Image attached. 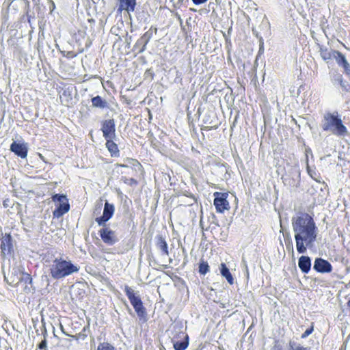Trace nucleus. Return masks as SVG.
Wrapping results in <instances>:
<instances>
[{
    "label": "nucleus",
    "mask_w": 350,
    "mask_h": 350,
    "mask_svg": "<svg viewBox=\"0 0 350 350\" xmlns=\"http://www.w3.org/2000/svg\"><path fill=\"white\" fill-rule=\"evenodd\" d=\"M8 201H9L8 200H5L3 201V206L5 207H7L8 206Z\"/></svg>",
    "instance_id": "obj_40"
},
{
    "label": "nucleus",
    "mask_w": 350,
    "mask_h": 350,
    "mask_svg": "<svg viewBox=\"0 0 350 350\" xmlns=\"http://www.w3.org/2000/svg\"><path fill=\"white\" fill-rule=\"evenodd\" d=\"M176 16L178 18V20L180 21V22L181 23L182 22V19H181L180 16L178 14L176 13Z\"/></svg>",
    "instance_id": "obj_39"
},
{
    "label": "nucleus",
    "mask_w": 350,
    "mask_h": 350,
    "mask_svg": "<svg viewBox=\"0 0 350 350\" xmlns=\"http://www.w3.org/2000/svg\"><path fill=\"white\" fill-rule=\"evenodd\" d=\"M253 33L257 37L259 38L260 40V49L259 52L263 51V42H262V38L261 36H259L258 33L254 29H252Z\"/></svg>",
    "instance_id": "obj_30"
},
{
    "label": "nucleus",
    "mask_w": 350,
    "mask_h": 350,
    "mask_svg": "<svg viewBox=\"0 0 350 350\" xmlns=\"http://www.w3.org/2000/svg\"><path fill=\"white\" fill-rule=\"evenodd\" d=\"M275 350H282V349H280V348H278V349H275Z\"/></svg>",
    "instance_id": "obj_42"
},
{
    "label": "nucleus",
    "mask_w": 350,
    "mask_h": 350,
    "mask_svg": "<svg viewBox=\"0 0 350 350\" xmlns=\"http://www.w3.org/2000/svg\"><path fill=\"white\" fill-rule=\"evenodd\" d=\"M228 196L227 193L215 192L214 193V205L217 212L224 213L225 210L230 208L229 202L226 200Z\"/></svg>",
    "instance_id": "obj_7"
},
{
    "label": "nucleus",
    "mask_w": 350,
    "mask_h": 350,
    "mask_svg": "<svg viewBox=\"0 0 350 350\" xmlns=\"http://www.w3.org/2000/svg\"><path fill=\"white\" fill-rule=\"evenodd\" d=\"M60 329L62 330V332L65 334L66 335H68V334H66L65 332H64V327L62 324H60Z\"/></svg>",
    "instance_id": "obj_38"
},
{
    "label": "nucleus",
    "mask_w": 350,
    "mask_h": 350,
    "mask_svg": "<svg viewBox=\"0 0 350 350\" xmlns=\"http://www.w3.org/2000/svg\"><path fill=\"white\" fill-rule=\"evenodd\" d=\"M157 33V28L151 27L143 36L137 40L134 48L138 49L139 53H142L146 50V46L154 34Z\"/></svg>",
    "instance_id": "obj_6"
},
{
    "label": "nucleus",
    "mask_w": 350,
    "mask_h": 350,
    "mask_svg": "<svg viewBox=\"0 0 350 350\" xmlns=\"http://www.w3.org/2000/svg\"><path fill=\"white\" fill-rule=\"evenodd\" d=\"M124 181L125 183L129 184L130 185H136L137 184V180L133 178H125Z\"/></svg>",
    "instance_id": "obj_33"
},
{
    "label": "nucleus",
    "mask_w": 350,
    "mask_h": 350,
    "mask_svg": "<svg viewBox=\"0 0 350 350\" xmlns=\"http://www.w3.org/2000/svg\"><path fill=\"white\" fill-rule=\"evenodd\" d=\"M219 270L221 275L227 280L230 284H232L234 283V278L225 263L220 265Z\"/></svg>",
    "instance_id": "obj_22"
},
{
    "label": "nucleus",
    "mask_w": 350,
    "mask_h": 350,
    "mask_svg": "<svg viewBox=\"0 0 350 350\" xmlns=\"http://www.w3.org/2000/svg\"><path fill=\"white\" fill-rule=\"evenodd\" d=\"M155 245H156L157 248L161 251L162 256H163V255L168 256L169 255L167 244L165 239L162 236H161V235L156 236Z\"/></svg>",
    "instance_id": "obj_17"
},
{
    "label": "nucleus",
    "mask_w": 350,
    "mask_h": 350,
    "mask_svg": "<svg viewBox=\"0 0 350 350\" xmlns=\"http://www.w3.org/2000/svg\"><path fill=\"white\" fill-rule=\"evenodd\" d=\"M49 10H50V14H52V12L55 9V4L53 1L49 0Z\"/></svg>",
    "instance_id": "obj_34"
},
{
    "label": "nucleus",
    "mask_w": 350,
    "mask_h": 350,
    "mask_svg": "<svg viewBox=\"0 0 350 350\" xmlns=\"http://www.w3.org/2000/svg\"><path fill=\"white\" fill-rule=\"evenodd\" d=\"M131 163H132L134 166L141 167V164L135 159H131Z\"/></svg>",
    "instance_id": "obj_37"
},
{
    "label": "nucleus",
    "mask_w": 350,
    "mask_h": 350,
    "mask_svg": "<svg viewBox=\"0 0 350 350\" xmlns=\"http://www.w3.org/2000/svg\"><path fill=\"white\" fill-rule=\"evenodd\" d=\"M133 308L139 317L142 318L145 317L146 308L144 307L142 301L134 305Z\"/></svg>",
    "instance_id": "obj_25"
},
{
    "label": "nucleus",
    "mask_w": 350,
    "mask_h": 350,
    "mask_svg": "<svg viewBox=\"0 0 350 350\" xmlns=\"http://www.w3.org/2000/svg\"><path fill=\"white\" fill-rule=\"evenodd\" d=\"M290 247H291L292 251L293 252V245H291Z\"/></svg>",
    "instance_id": "obj_41"
},
{
    "label": "nucleus",
    "mask_w": 350,
    "mask_h": 350,
    "mask_svg": "<svg viewBox=\"0 0 350 350\" xmlns=\"http://www.w3.org/2000/svg\"><path fill=\"white\" fill-rule=\"evenodd\" d=\"M321 126L323 131L329 132L338 137H345L348 135L347 128L343 124L340 116L336 111L325 113Z\"/></svg>",
    "instance_id": "obj_2"
},
{
    "label": "nucleus",
    "mask_w": 350,
    "mask_h": 350,
    "mask_svg": "<svg viewBox=\"0 0 350 350\" xmlns=\"http://www.w3.org/2000/svg\"><path fill=\"white\" fill-rule=\"evenodd\" d=\"M115 211L113 204L107 201L105 203L103 215L95 219V221L99 226H104L113 216Z\"/></svg>",
    "instance_id": "obj_9"
},
{
    "label": "nucleus",
    "mask_w": 350,
    "mask_h": 350,
    "mask_svg": "<svg viewBox=\"0 0 350 350\" xmlns=\"http://www.w3.org/2000/svg\"><path fill=\"white\" fill-rule=\"evenodd\" d=\"M208 0H192L193 3L195 4V5H200V4H202V3H204L205 2H206Z\"/></svg>",
    "instance_id": "obj_36"
},
{
    "label": "nucleus",
    "mask_w": 350,
    "mask_h": 350,
    "mask_svg": "<svg viewBox=\"0 0 350 350\" xmlns=\"http://www.w3.org/2000/svg\"><path fill=\"white\" fill-rule=\"evenodd\" d=\"M136 5V0H119L117 12L121 14L123 10L128 13L133 12Z\"/></svg>",
    "instance_id": "obj_14"
},
{
    "label": "nucleus",
    "mask_w": 350,
    "mask_h": 350,
    "mask_svg": "<svg viewBox=\"0 0 350 350\" xmlns=\"http://www.w3.org/2000/svg\"><path fill=\"white\" fill-rule=\"evenodd\" d=\"M334 51H329L326 46H320V55L321 57L325 61H328L331 59L332 57L334 58Z\"/></svg>",
    "instance_id": "obj_24"
},
{
    "label": "nucleus",
    "mask_w": 350,
    "mask_h": 350,
    "mask_svg": "<svg viewBox=\"0 0 350 350\" xmlns=\"http://www.w3.org/2000/svg\"><path fill=\"white\" fill-rule=\"evenodd\" d=\"M92 106L99 109L107 107V102L100 96L93 97L91 100Z\"/></svg>",
    "instance_id": "obj_23"
},
{
    "label": "nucleus",
    "mask_w": 350,
    "mask_h": 350,
    "mask_svg": "<svg viewBox=\"0 0 350 350\" xmlns=\"http://www.w3.org/2000/svg\"><path fill=\"white\" fill-rule=\"evenodd\" d=\"M290 350H310L308 347H305L298 344L296 345L294 342H290L289 343Z\"/></svg>",
    "instance_id": "obj_28"
},
{
    "label": "nucleus",
    "mask_w": 350,
    "mask_h": 350,
    "mask_svg": "<svg viewBox=\"0 0 350 350\" xmlns=\"http://www.w3.org/2000/svg\"><path fill=\"white\" fill-rule=\"evenodd\" d=\"M12 249V237L10 234H5L1 239V250L3 254H9Z\"/></svg>",
    "instance_id": "obj_18"
},
{
    "label": "nucleus",
    "mask_w": 350,
    "mask_h": 350,
    "mask_svg": "<svg viewBox=\"0 0 350 350\" xmlns=\"http://www.w3.org/2000/svg\"><path fill=\"white\" fill-rule=\"evenodd\" d=\"M334 58L338 66L343 68L345 74L350 75V64L347 61L345 55L338 51H334Z\"/></svg>",
    "instance_id": "obj_11"
},
{
    "label": "nucleus",
    "mask_w": 350,
    "mask_h": 350,
    "mask_svg": "<svg viewBox=\"0 0 350 350\" xmlns=\"http://www.w3.org/2000/svg\"><path fill=\"white\" fill-rule=\"evenodd\" d=\"M98 234L102 241L108 245H113L118 241L115 231L112 230L107 224L101 226Z\"/></svg>",
    "instance_id": "obj_5"
},
{
    "label": "nucleus",
    "mask_w": 350,
    "mask_h": 350,
    "mask_svg": "<svg viewBox=\"0 0 350 350\" xmlns=\"http://www.w3.org/2000/svg\"><path fill=\"white\" fill-rule=\"evenodd\" d=\"M209 271V266L207 262L202 260L199 265V273L205 275Z\"/></svg>",
    "instance_id": "obj_26"
},
{
    "label": "nucleus",
    "mask_w": 350,
    "mask_h": 350,
    "mask_svg": "<svg viewBox=\"0 0 350 350\" xmlns=\"http://www.w3.org/2000/svg\"><path fill=\"white\" fill-rule=\"evenodd\" d=\"M51 198L57 206L53 211L54 217L59 218L69 211L70 204L66 195L55 194Z\"/></svg>",
    "instance_id": "obj_4"
},
{
    "label": "nucleus",
    "mask_w": 350,
    "mask_h": 350,
    "mask_svg": "<svg viewBox=\"0 0 350 350\" xmlns=\"http://www.w3.org/2000/svg\"><path fill=\"white\" fill-rule=\"evenodd\" d=\"M31 278L29 274L22 272L21 275L20 276V284L22 282H25V284H28L31 282Z\"/></svg>",
    "instance_id": "obj_27"
},
{
    "label": "nucleus",
    "mask_w": 350,
    "mask_h": 350,
    "mask_svg": "<svg viewBox=\"0 0 350 350\" xmlns=\"http://www.w3.org/2000/svg\"><path fill=\"white\" fill-rule=\"evenodd\" d=\"M183 0H178V1L182 2Z\"/></svg>",
    "instance_id": "obj_43"
},
{
    "label": "nucleus",
    "mask_w": 350,
    "mask_h": 350,
    "mask_svg": "<svg viewBox=\"0 0 350 350\" xmlns=\"http://www.w3.org/2000/svg\"><path fill=\"white\" fill-rule=\"evenodd\" d=\"M180 338H185V340L179 341L176 340L174 336L172 338L173 345L175 350H185L188 346V336L183 332L179 333Z\"/></svg>",
    "instance_id": "obj_15"
},
{
    "label": "nucleus",
    "mask_w": 350,
    "mask_h": 350,
    "mask_svg": "<svg viewBox=\"0 0 350 350\" xmlns=\"http://www.w3.org/2000/svg\"><path fill=\"white\" fill-rule=\"evenodd\" d=\"M97 350H116L115 348L109 343H102L98 345Z\"/></svg>",
    "instance_id": "obj_29"
},
{
    "label": "nucleus",
    "mask_w": 350,
    "mask_h": 350,
    "mask_svg": "<svg viewBox=\"0 0 350 350\" xmlns=\"http://www.w3.org/2000/svg\"><path fill=\"white\" fill-rule=\"evenodd\" d=\"M313 269L319 273H330L332 271V266L327 260L317 258L314 260Z\"/></svg>",
    "instance_id": "obj_10"
},
{
    "label": "nucleus",
    "mask_w": 350,
    "mask_h": 350,
    "mask_svg": "<svg viewBox=\"0 0 350 350\" xmlns=\"http://www.w3.org/2000/svg\"><path fill=\"white\" fill-rule=\"evenodd\" d=\"M46 334V329L44 328V336L45 337V335ZM46 340L44 338V339L38 345V348L40 349H45L46 348Z\"/></svg>",
    "instance_id": "obj_31"
},
{
    "label": "nucleus",
    "mask_w": 350,
    "mask_h": 350,
    "mask_svg": "<svg viewBox=\"0 0 350 350\" xmlns=\"http://www.w3.org/2000/svg\"><path fill=\"white\" fill-rule=\"evenodd\" d=\"M116 139H106V148L109 150L111 157H118L120 156V150L118 145L115 143Z\"/></svg>",
    "instance_id": "obj_19"
},
{
    "label": "nucleus",
    "mask_w": 350,
    "mask_h": 350,
    "mask_svg": "<svg viewBox=\"0 0 350 350\" xmlns=\"http://www.w3.org/2000/svg\"><path fill=\"white\" fill-rule=\"evenodd\" d=\"M101 131L105 139H116V124L113 119L104 120L102 122Z\"/></svg>",
    "instance_id": "obj_8"
},
{
    "label": "nucleus",
    "mask_w": 350,
    "mask_h": 350,
    "mask_svg": "<svg viewBox=\"0 0 350 350\" xmlns=\"http://www.w3.org/2000/svg\"><path fill=\"white\" fill-rule=\"evenodd\" d=\"M314 330L313 326L312 325L310 327L308 328L301 336V338H307L310 334L312 333Z\"/></svg>",
    "instance_id": "obj_32"
},
{
    "label": "nucleus",
    "mask_w": 350,
    "mask_h": 350,
    "mask_svg": "<svg viewBox=\"0 0 350 350\" xmlns=\"http://www.w3.org/2000/svg\"><path fill=\"white\" fill-rule=\"evenodd\" d=\"M332 81L334 85L336 83H338L342 89L346 92H348L350 90V85L343 80L342 76L340 74L335 75L332 77Z\"/></svg>",
    "instance_id": "obj_21"
},
{
    "label": "nucleus",
    "mask_w": 350,
    "mask_h": 350,
    "mask_svg": "<svg viewBox=\"0 0 350 350\" xmlns=\"http://www.w3.org/2000/svg\"><path fill=\"white\" fill-rule=\"evenodd\" d=\"M22 272L23 271L20 269L14 267L10 271L8 277L5 276V279L11 286H18L20 284V276L21 275Z\"/></svg>",
    "instance_id": "obj_12"
},
{
    "label": "nucleus",
    "mask_w": 350,
    "mask_h": 350,
    "mask_svg": "<svg viewBox=\"0 0 350 350\" xmlns=\"http://www.w3.org/2000/svg\"><path fill=\"white\" fill-rule=\"evenodd\" d=\"M124 292L133 306L134 305L138 304V303L142 302L139 296L136 295L134 293V291L129 286H125Z\"/></svg>",
    "instance_id": "obj_20"
},
{
    "label": "nucleus",
    "mask_w": 350,
    "mask_h": 350,
    "mask_svg": "<svg viewBox=\"0 0 350 350\" xmlns=\"http://www.w3.org/2000/svg\"><path fill=\"white\" fill-rule=\"evenodd\" d=\"M292 228L299 254H304L307 249L314 246L319 230L313 217L306 213H299L292 218Z\"/></svg>",
    "instance_id": "obj_1"
},
{
    "label": "nucleus",
    "mask_w": 350,
    "mask_h": 350,
    "mask_svg": "<svg viewBox=\"0 0 350 350\" xmlns=\"http://www.w3.org/2000/svg\"><path fill=\"white\" fill-rule=\"evenodd\" d=\"M10 150L17 156L24 159L27 155L28 148L25 144L14 142L10 145Z\"/></svg>",
    "instance_id": "obj_13"
},
{
    "label": "nucleus",
    "mask_w": 350,
    "mask_h": 350,
    "mask_svg": "<svg viewBox=\"0 0 350 350\" xmlns=\"http://www.w3.org/2000/svg\"><path fill=\"white\" fill-rule=\"evenodd\" d=\"M261 26L265 27L266 29H267V30L269 29V22L267 21V19L265 20H263L261 23Z\"/></svg>",
    "instance_id": "obj_35"
},
{
    "label": "nucleus",
    "mask_w": 350,
    "mask_h": 350,
    "mask_svg": "<svg viewBox=\"0 0 350 350\" xmlns=\"http://www.w3.org/2000/svg\"><path fill=\"white\" fill-rule=\"evenodd\" d=\"M79 271L77 265L62 257L55 258L50 265V275L54 280H60Z\"/></svg>",
    "instance_id": "obj_3"
},
{
    "label": "nucleus",
    "mask_w": 350,
    "mask_h": 350,
    "mask_svg": "<svg viewBox=\"0 0 350 350\" xmlns=\"http://www.w3.org/2000/svg\"><path fill=\"white\" fill-rule=\"evenodd\" d=\"M311 258L307 256H301L298 260V267L304 273H308L311 269Z\"/></svg>",
    "instance_id": "obj_16"
}]
</instances>
